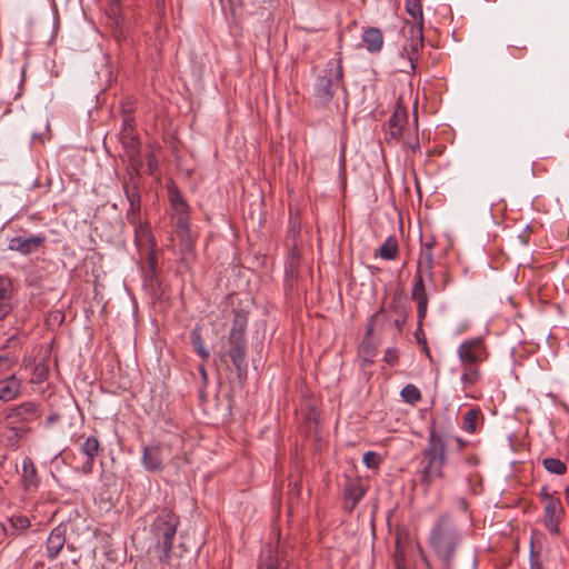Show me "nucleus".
I'll list each match as a JSON object with an SVG mask.
<instances>
[{"mask_svg": "<svg viewBox=\"0 0 569 569\" xmlns=\"http://www.w3.org/2000/svg\"><path fill=\"white\" fill-rule=\"evenodd\" d=\"M428 541L435 555L446 565H450L462 541V535L453 518L445 513L435 521Z\"/></svg>", "mask_w": 569, "mask_h": 569, "instance_id": "obj_1", "label": "nucleus"}, {"mask_svg": "<svg viewBox=\"0 0 569 569\" xmlns=\"http://www.w3.org/2000/svg\"><path fill=\"white\" fill-rule=\"evenodd\" d=\"M446 463V443L443 438L435 430L429 431L428 445L422 452L420 461L421 482L426 486L432 485L442 478V468Z\"/></svg>", "mask_w": 569, "mask_h": 569, "instance_id": "obj_2", "label": "nucleus"}, {"mask_svg": "<svg viewBox=\"0 0 569 569\" xmlns=\"http://www.w3.org/2000/svg\"><path fill=\"white\" fill-rule=\"evenodd\" d=\"M179 523V517L176 513L163 509L150 526V532L156 542L154 547L160 551L159 560L163 563L169 562L171 558V549Z\"/></svg>", "mask_w": 569, "mask_h": 569, "instance_id": "obj_3", "label": "nucleus"}, {"mask_svg": "<svg viewBox=\"0 0 569 569\" xmlns=\"http://www.w3.org/2000/svg\"><path fill=\"white\" fill-rule=\"evenodd\" d=\"M343 78L340 58L329 60L313 84V99L317 107H327L336 94Z\"/></svg>", "mask_w": 569, "mask_h": 569, "instance_id": "obj_4", "label": "nucleus"}, {"mask_svg": "<svg viewBox=\"0 0 569 569\" xmlns=\"http://www.w3.org/2000/svg\"><path fill=\"white\" fill-rule=\"evenodd\" d=\"M247 322L248 320L244 315L239 312L236 313L228 338V356L230 357L233 366L236 367L239 378H241L242 375L247 372L248 368L246 339Z\"/></svg>", "mask_w": 569, "mask_h": 569, "instance_id": "obj_5", "label": "nucleus"}, {"mask_svg": "<svg viewBox=\"0 0 569 569\" xmlns=\"http://www.w3.org/2000/svg\"><path fill=\"white\" fill-rule=\"evenodd\" d=\"M40 418L39 405L34 401H23L10 407L4 415L7 425L14 431L18 438L24 437L30 432L27 426Z\"/></svg>", "mask_w": 569, "mask_h": 569, "instance_id": "obj_6", "label": "nucleus"}, {"mask_svg": "<svg viewBox=\"0 0 569 569\" xmlns=\"http://www.w3.org/2000/svg\"><path fill=\"white\" fill-rule=\"evenodd\" d=\"M460 362L483 363L489 358V351L481 337L463 340L457 348Z\"/></svg>", "mask_w": 569, "mask_h": 569, "instance_id": "obj_7", "label": "nucleus"}, {"mask_svg": "<svg viewBox=\"0 0 569 569\" xmlns=\"http://www.w3.org/2000/svg\"><path fill=\"white\" fill-rule=\"evenodd\" d=\"M168 197L172 208L176 231L181 230L186 232V229L190 228L189 206L174 184L168 187Z\"/></svg>", "mask_w": 569, "mask_h": 569, "instance_id": "obj_8", "label": "nucleus"}, {"mask_svg": "<svg viewBox=\"0 0 569 569\" xmlns=\"http://www.w3.org/2000/svg\"><path fill=\"white\" fill-rule=\"evenodd\" d=\"M402 32L406 38L402 49L409 57L411 68H415V57L423 47V27L406 21Z\"/></svg>", "mask_w": 569, "mask_h": 569, "instance_id": "obj_9", "label": "nucleus"}, {"mask_svg": "<svg viewBox=\"0 0 569 569\" xmlns=\"http://www.w3.org/2000/svg\"><path fill=\"white\" fill-rule=\"evenodd\" d=\"M565 515V507L559 497L543 502V525L552 535H559V523Z\"/></svg>", "mask_w": 569, "mask_h": 569, "instance_id": "obj_10", "label": "nucleus"}, {"mask_svg": "<svg viewBox=\"0 0 569 569\" xmlns=\"http://www.w3.org/2000/svg\"><path fill=\"white\" fill-rule=\"evenodd\" d=\"M141 465L148 472L163 470V446L153 443L142 448Z\"/></svg>", "mask_w": 569, "mask_h": 569, "instance_id": "obj_11", "label": "nucleus"}, {"mask_svg": "<svg viewBox=\"0 0 569 569\" xmlns=\"http://www.w3.org/2000/svg\"><path fill=\"white\" fill-rule=\"evenodd\" d=\"M139 184L140 168L137 164H132V168H128V177L124 179L122 186L130 207L141 206Z\"/></svg>", "mask_w": 569, "mask_h": 569, "instance_id": "obj_12", "label": "nucleus"}, {"mask_svg": "<svg viewBox=\"0 0 569 569\" xmlns=\"http://www.w3.org/2000/svg\"><path fill=\"white\" fill-rule=\"evenodd\" d=\"M22 379L12 373L0 379V402H9L19 398L22 393Z\"/></svg>", "mask_w": 569, "mask_h": 569, "instance_id": "obj_13", "label": "nucleus"}, {"mask_svg": "<svg viewBox=\"0 0 569 569\" xmlns=\"http://www.w3.org/2000/svg\"><path fill=\"white\" fill-rule=\"evenodd\" d=\"M16 306L11 280L0 276V321L7 318Z\"/></svg>", "mask_w": 569, "mask_h": 569, "instance_id": "obj_14", "label": "nucleus"}, {"mask_svg": "<svg viewBox=\"0 0 569 569\" xmlns=\"http://www.w3.org/2000/svg\"><path fill=\"white\" fill-rule=\"evenodd\" d=\"M436 246V239L430 237L421 242L420 257L418 260L417 268L425 270V274L429 278H433V248Z\"/></svg>", "mask_w": 569, "mask_h": 569, "instance_id": "obj_15", "label": "nucleus"}, {"mask_svg": "<svg viewBox=\"0 0 569 569\" xmlns=\"http://www.w3.org/2000/svg\"><path fill=\"white\" fill-rule=\"evenodd\" d=\"M461 375L460 383L463 391H469L482 380L480 370L481 363L460 362Z\"/></svg>", "mask_w": 569, "mask_h": 569, "instance_id": "obj_16", "label": "nucleus"}, {"mask_svg": "<svg viewBox=\"0 0 569 569\" xmlns=\"http://www.w3.org/2000/svg\"><path fill=\"white\" fill-rule=\"evenodd\" d=\"M66 543V528L54 527L47 539V557L53 560L58 557Z\"/></svg>", "mask_w": 569, "mask_h": 569, "instance_id": "obj_17", "label": "nucleus"}, {"mask_svg": "<svg viewBox=\"0 0 569 569\" xmlns=\"http://www.w3.org/2000/svg\"><path fill=\"white\" fill-rule=\"evenodd\" d=\"M121 142L126 149V153L129 159V167L132 168V164H137L139 168L141 167V162L138 159L139 154V142L138 137L134 130L128 132H120Z\"/></svg>", "mask_w": 569, "mask_h": 569, "instance_id": "obj_18", "label": "nucleus"}, {"mask_svg": "<svg viewBox=\"0 0 569 569\" xmlns=\"http://www.w3.org/2000/svg\"><path fill=\"white\" fill-rule=\"evenodd\" d=\"M80 450L87 458L82 465V471L90 473L92 471L93 460L100 450L99 440L94 436L87 437L81 443Z\"/></svg>", "mask_w": 569, "mask_h": 569, "instance_id": "obj_19", "label": "nucleus"}, {"mask_svg": "<svg viewBox=\"0 0 569 569\" xmlns=\"http://www.w3.org/2000/svg\"><path fill=\"white\" fill-rule=\"evenodd\" d=\"M46 238L40 236H32L28 238L14 237L10 240L9 248L17 250L21 253L28 254L33 252L44 242Z\"/></svg>", "mask_w": 569, "mask_h": 569, "instance_id": "obj_20", "label": "nucleus"}, {"mask_svg": "<svg viewBox=\"0 0 569 569\" xmlns=\"http://www.w3.org/2000/svg\"><path fill=\"white\" fill-rule=\"evenodd\" d=\"M22 485L27 491H34L39 486L37 469L30 457H24L22 461Z\"/></svg>", "mask_w": 569, "mask_h": 569, "instance_id": "obj_21", "label": "nucleus"}, {"mask_svg": "<svg viewBox=\"0 0 569 569\" xmlns=\"http://www.w3.org/2000/svg\"><path fill=\"white\" fill-rule=\"evenodd\" d=\"M362 41L370 53H378L383 47V36L380 29L367 28L362 33Z\"/></svg>", "mask_w": 569, "mask_h": 569, "instance_id": "obj_22", "label": "nucleus"}, {"mask_svg": "<svg viewBox=\"0 0 569 569\" xmlns=\"http://www.w3.org/2000/svg\"><path fill=\"white\" fill-rule=\"evenodd\" d=\"M407 122V113L402 109H397L388 120L387 137L399 140L402 134V128Z\"/></svg>", "mask_w": 569, "mask_h": 569, "instance_id": "obj_23", "label": "nucleus"}, {"mask_svg": "<svg viewBox=\"0 0 569 569\" xmlns=\"http://www.w3.org/2000/svg\"><path fill=\"white\" fill-rule=\"evenodd\" d=\"M366 489L365 487L358 482H350L345 489V499L346 507L351 511L359 503V501L365 497Z\"/></svg>", "mask_w": 569, "mask_h": 569, "instance_id": "obj_24", "label": "nucleus"}, {"mask_svg": "<svg viewBox=\"0 0 569 569\" xmlns=\"http://www.w3.org/2000/svg\"><path fill=\"white\" fill-rule=\"evenodd\" d=\"M284 560L281 559L278 551H273L271 546L262 550L261 560L258 569H281Z\"/></svg>", "mask_w": 569, "mask_h": 569, "instance_id": "obj_25", "label": "nucleus"}, {"mask_svg": "<svg viewBox=\"0 0 569 569\" xmlns=\"http://www.w3.org/2000/svg\"><path fill=\"white\" fill-rule=\"evenodd\" d=\"M9 527H4L8 535L17 536L30 527V520L27 516L13 515L8 519Z\"/></svg>", "mask_w": 569, "mask_h": 569, "instance_id": "obj_26", "label": "nucleus"}, {"mask_svg": "<svg viewBox=\"0 0 569 569\" xmlns=\"http://www.w3.org/2000/svg\"><path fill=\"white\" fill-rule=\"evenodd\" d=\"M399 253V244L395 237H388L379 247L377 256L383 260H395Z\"/></svg>", "mask_w": 569, "mask_h": 569, "instance_id": "obj_27", "label": "nucleus"}, {"mask_svg": "<svg viewBox=\"0 0 569 569\" xmlns=\"http://www.w3.org/2000/svg\"><path fill=\"white\" fill-rule=\"evenodd\" d=\"M423 273L425 270H421L420 268H417L416 272V281L412 288V299L413 301H428V296L426 292V287L423 282Z\"/></svg>", "mask_w": 569, "mask_h": 569, "instance_id": "obj_28", "label": "nucleus"}, {"mask_svg": "<svg viewBox=\"0 0 569 569\" xmlns=\"http://www.w3.org/2000/svg\"><path fill=\"white\" fill-rule=\"evenodd\" d=\"M406 11L412 18L409 23H417L423 27V12L420 0H406Z\"/></svg>", "mask_w": 569, "mask_h": 569, "instance_id": "obj_29", "label": "nucleus"}, {"mask_svg": "<svg viewBox=\"0 0 569 569\" xmlns=\"http://www.w3.org/2000/svg\"><path fill=\"white\" fill-rule=\"evenodd\" d=\"M542 466L549 473L557 476H562L568 470L566 462L552 457L542 459Z\"/></svg>", "mask_w": 569, "mask_h": 569, "instance_id": "obj_30", "label": "nucleus"}, {"mask_svg": "<svg viewBox=\"0 0 569 569\" xmlns=\"http://www.w3.org/2000/svg\"><path fill=\"white\" fill-rule=\"evenodd\" d=\"M49 371V361L43 359L34 366L30 382L34 385L44 382L48 379Z\"/></svg>", "mask_w": 569, "mask_h": 569, "instance_id": "obj_31", "label": "nucleus"}, {"mask_svg": "<svg viewBox=\"0 0 569 569\" xmlns=\"http://www.w3.org/2000/svg\"><path fill=\"white\" fill-rule=\"evenodd\" d=\"M481 412L479 409H470L463 416L462 429L468 433H473L477 430V422Z\"/></svg>", "mask_w": 569, "mask_h": 569, "instance_id": "obj_32", "label": "nucleus"}, {"mask_svg": "<svg viewBox=\"0 0 569 569\" xmlns=\"http://www.w3.org/2000/svg\"><path fill=\"white\" fill-rule=\"evenodd\" d=\"M191 343L196 350V352L203 359L208 360L210 353L204 347V342L202 340L200 330L198 328L193 329L190 333Z\"/></svg>", "mask_w": 569, "mask_h": 569, "instance_id": "obj_33", "label": "nucleus"}, {"mask_svg": "<svg viewBox=\"0 0 569 569\" xmlns=\"http://www.w3.org/2000/svg\"><path fill=\"white\" fill-rule=\"evenodd\" d=\"M400 395L402 399L410 405H415L421 399L420 390L415 385L411 383L405 386Z\"/></svg>", "mask_w": 569, "mask_h": 569, "instance_id": "obj_34", "label": "nucleus"}, {"mask_svg": "<svg viewBox=\"0 0 569 569\" xmlns=\"http://www.w3.org/2000/svg\"><path fill=\"white\" fill-rule=\"evenodd\" d=\"M178 238L180 239V247L183 253H190L193 249V238L191 234L190 228L186 229V232L181 230L176 231Z\"/></svg>", "mask_w": 569, "mask_h": 569, "instance_id": "obj_35", "label": "nucleus"}, {"mask_svg": "<svg viewBox=\"0 0 569 569\" xmlns=\"http://www.w3.org/2000/svg\"><path fill=\"white\" fill-rule=\"evenodd\" d=\"M132 226L134 228V234H136L137 241L149 240L150 229H149L147 222H143L142 220H140L139 223H133Z\"/></svg>", "mask_w": 569, "mask_h": 569, "instance_id": "obj_36", "label": "nucleus"}, {"mask_svg": "<svg viewBox=\"0 0 569 569\" xmlns=\"http://www.w3.org/2000/svg\"><path fill=\"white\" fill-rule=\"evenodd\" d=\"M362 461L363 463L370 468V469H376L379 467L380 462H381V458L380 456L377 453V452H373V451H367L365 455H363V458H362Z\"/></svg>", "mask_w": 569, "mask_h": 569, "instance_id": "obj_37", "label": "nucleus"}, {"mask_svg": "<svg viewBox=\"0 0 569 569\" xmlns=\"http://www.w3.org/2000/svg\"><path fill=\"white\" fill-rule=\"evenodd\" d=\"M140 212H141V206H134V207L129 206V209L127 210V213H126L127 221L130 224L139 223V221L141 220Z\"/></svg>", "mask_w": 569, "mask_h": 569, "instance_id": "obj_38", "label": "nucleus"}, {"mask_svg": "<svg viewBox=\"0 0 569 569\" xmlns=\"http://www.w3.org/2000/svg\"><path fill=\"white\" fill-rule=\"evenodd\" d=\"M16 360L8 355H0V372H6L13 367Z\"/></svg>", "mask_w": 569, "mask_h": 569, "instance_id": "obj_39", "label": "nucleus"}, {"mask_svg": "<svg viewBox=\"0 0 569 569\" xmlns=\"http://www.w3.org/2000/svg\"><path fill=\"white\" fill-rule=\"evenodd\" d=\"M389 311H392L397 315V313H401V311H406V310L400 302H398L397 300H392L387 309L381 308L378 313L380 316V315H382L385 312H389Z\"/></svg>", "mask_w": 569, "mask_h": 569, "instance_id": "obj_40", "label": "nucleus"}, {"mask_svg": "<svg viewBox=\"0 0 569 569\" xmlns=\"http://www.w3.org/2000/svg\"><path fill=\"white\" fill-rule=\"evenodd\" d=\"M557 497V492H550L548 486H543L539 492V499L541 502H547Z\"/></svg>", "mask_w": 569, "mask_h": 569, "instance_id": "obj_41", "label": "nucleus"}, {"mask_svg": "<svg viewBox=\"0 0 569 569\" xmlns=\"http://www.w3.org/2000/svg\"><path fill=\"white\" fill-rule=\"evenodd\" d=\"M385 361L390 366L396 365L398 361V351L396 349H388L385 352Z\"/></svg>", "mask_w": 569, "mask_h": 569, "instance_id": "obj_42", "label": "nucleus"}, {"mask_svg": "<svg viewBox=\"0 0 569 569\" xmlns=\"http://www.w3.org/2000/svg\"><path fill=\"white\" fill-rule=\"evenodd\" d=\"M416 303H417L418 318H419V321H421L427 315L428 301H418Z\"/></svg>", "mask_w": 569, "mask_h": 569, "instance_id": "obj_43", "label": "nucleus"}, {"mask_svg": "<svg viewBox=\"0 0 569 569\" xmlns=\"http://www.w3.org/2000/svg\"><path fill=\"white\" fill-rule=\"evenodd\" d=\"M131 130H134L133 129V118L131 116L127 114L123 117L121 132H128Z\"/></svg>", "mask_w": 569, "mask_h": 569, "instance_id": "obj_44", "label": "nucleus"}, {"mask_svg": "<svg viewBox=\"0 0 569 569\" xmlns=\"http://www.w3.org/2000/svg\"><path fill=\"white\" fill-rule=\"evenodd\" d=\"M396 316L397 317L393 319V325L398 330H400L406 321V311H401V313H397Z\"/></svg>", "mask_w": 569, "mask_h": 569, "instance_id": "obj_45", "label": "nucleus"}, {"mask_svg": "<svg viewBox=\"0 0 569 569\" xmlns=\"http://www.w3.org/2000/svg\"><path fill=\"white\" fill-rule=\"evenodd\" d=\"M379 318V313H375L371 316L369 325L366 330V336L370 337L373 332V322Z\"/></svg>", "mask_w": 569, "mask_h": 569, "instance_id": "obj_46", "label": "nucleus"}, {"mask_svg": "<svg viewBox=\"0 0 569 569\" xmlns=\"http://www.w3.org/2000/svg\"><path fill=\"white\" fill-rule=\"evenodd\" d=\"M530 569H542L540 562L535 559L532 548H531V552H530Z\"/></svg>", "mask_w": 569, "mask_h": 569, "instance_id": "obj_47", "label": "nucleus"}, {"mask_svg": "<svg viewBox=\"0 0 569 569\" xmlns=\"http://www.w3.org/2000/svg\"><path fill=\"white\" fill-rule=\"evenodd\" d=\"M132 111H133V104L131 101L124 102L122 104V112L124 116H127V114L131 116Z\"/></svg>", "mask_w": 569, "mask_h": 569, "instance_id": "obj_48", "label": "nucleus"}, {"mask_svg": "<svg viewBox=\"0 0 569 569\" xmlns=\"http://www.w3.org/2000/svg\"><path fill=\"white\" fill-rule=\"evenodd\" d=\"M154 4L158 10H160V11L164 10V0H154Z\"/></svg>", "mask_w": 569, "mask_h": 569, "instance_id": "obj_49", "label": "nucleus"}, {"mask_svg": "<svg viewBox=\"0 0 569 569\" xmlns=\"http://www.w3.org/2000/svg\"><path fill=\"white\" fill-rule=\"evenodd\" d=\"M456 441H457V443H458V446H459V448H460V449L465 448V446H466V441H465L463 439H461V438H459V437H458V438L456 439Z\"/></svg>", "mask_w": 569, "mask_h": 569, "instance_id": "obj_50", "label": "nucleus"}, {"mask_svg": "<svg viewBox=\"0 0 569 569\" xmlns=\"http://www.w3.org/2000/svg\"><path fill=\"white\" fill-rule=\"evenodd\" d=\"M54 420H56V417H53V416L48 417L47 425L52 423Z\"/></svg>", "mask_w": 569, "mask_h": 569, "instance_id": "obj_51", "label": "nucleus"}, {"mask_svg": "<svg viewBox=\"0 0 569 569\" xmlns=\"http://www.w3.org/2000/svg\"><path fill=\"white\" fill-rule=\"evenodd\" d=\"M116 38H117V41H118V42H120V41H121V39L123 38V36H122V33L120 32L119 34H117V36H116Z\"/></svg>", "mask_w": 569, "mask_h": 569, "instance_id": "obj_52", "label": "nucleus"}, {"mask_svg": "<svg viewBox=\"0 0 569 569\" xmlns=\"http://www.w3.org/2000/svg\"><path fill=\"white\" fill-rule=\"evenodd\" d=\"M152 161H153V160H152V158L150 157V159H149V167H150V168L153 166V162H152Z\"/></svg>", "mask_w": 569, "mask_h": 569, "instance_id": "obj_53", "label": "nucleus"}]
</instances>
